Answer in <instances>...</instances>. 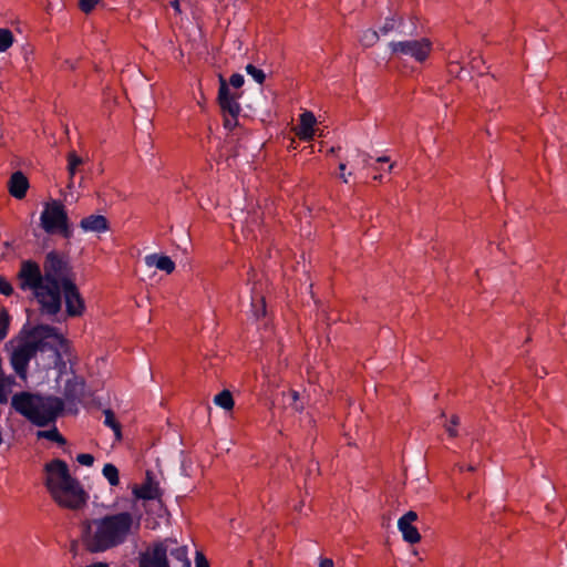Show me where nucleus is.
<instances>
[{"instance_id": "f257e3e1", "label": "nucleus", "mask_w": 567, "mask_h": 567, "mask_svg": "<svg viewBox=\"0 0 567 567\" xmlns=\"http://www.w3.org/2000/svg\"><path fill=\"white\" fill-rule=\"evenodd\" d=\"M140 518L135 519L130 512L85 518L80 523V540L86 551L104 553L125 544L140 530Z\"/></svg>"}, {"instance_id": "f03ea898", "label": "nucleus", "mask_w": 567, "mask_h": 567, "mask_svg": "<svg viewBox=\"0 0 567 567\" xmlns=\"http://www.w3.org/2000/svg\"><path fill=\"white\" fill-rule=\"evenodd\" d=\"M44 486L53 501L63 508L80 511L86 506L89 494L81 483L70 474L65 461L54 458L44 464Z\"/></svg>"}, {"instance_id": "7ed1b4c3", "label": "nucleus", "mask_w": 567, "mask_h": 567, "mask_svg": "<svg viewBox=\"0 0 567 567\" xmlns=\"http://www.w3.org/2000/svg\"><path fill=\"white\" fill-rule=\"evenodd\" d=\"M29 341L20 344L11 355V364L14 371L22 378L27 374L30 360L38 351L54 350L59 355V347L66 344V339L58 332L55 327L38 324L29 332Z\"/></svg>"}, {"instance_id": "20e7f679", "label": "nucleus", "mask_w": 567, "mask_h": 567, "mask_svg": "<svg viewBox=\"0 0 567 567\" xmlns=\"http://www.w3.org/2000/svg\"><path fill=\"white\" fill-rule=\"evenodd\" d=\"M11 405L18 413L40 427L54 423L64 410V401L61 398L30 392L16 393L11 399Z\"/></svg>"}, {"instance_id": "39448f33", "label": "nucleus", "mask_w": 567, "mask_h": 567, "mask_svg": "<svg viewBox=\"0 0 567 567\" xmlns=\"http://www.w3.org/2000/svg\"><path fill=\"white\" fill-rule=\"evenodd\" d=\"M43 276L48 286L44 292L50 301L47 303L49 316H55L61 310V288L74 280L72 268L60 252L52 250L45 255Z\"/></svg>"}, {"instance_id": "423d86ee", "label": "nucleus", "mask_w": 567, "mask_h": 567, "mask_svg": "<svg viewBox=\"0 0 567 567\" xmlns=\"http://www.w3.org/2000/svg\"><path fill=\"white\" fill-rule=\"evenodd\" d=\"M18 287L23 290H30L33 297L40 305V311L43 315H49L47 303L49 297L45 296V289L48 286L44 280L43 272L41 271L40 265L31 259L23 260L20 264V269L17 274Z\"/></svg>"}, {"instance_id": "0eeeda50", "label": "nucleus", "mask_w": 567, "mask_h": 567, "mask_svg": "<svg viewBox=\"0 0 567 567\" xmlns=\"http://www.w3.org/2000/svg\"><path fill=\"white\" fill-rule=\"evenodd\" d=\"M41 227L48 234H60L69 239L73 231L69 226V217L64 205L60 200L47 203L41 214Z\"/></svg>"}, {"instance_id": "6e6552de", "label": "nucleus", "mask_w": 567, "mask_h": 567, "mask_svg": "<svg viewBox=\"0 0 567 567\" xmlns=\"http://www.w3.org/2000/svg\"><path fill=\"white\" fill-rule=\"evenodd\" d=\"M389 47L391 59L403 60L411 58L417 63H424L432 52V42L427 38L391 42Z\"/></svg>"}, {"instance_id": "1a4fd4ad", "label": "nucleus", "mask_w": 567, "mask_h": 567, "mask_svg": "<svg viewBox=\"0 0 567 567\" xmlns=\"http://www.w3.org/2000/svg\"><path fill=\"white\" fill-rule=\"evenodd\" d=\"M169 545H176V540L165 538L147 545L146 548L138 554V567H171L167 557Z\"/></svg>"}, {"instance_id": "9d476101", "label": "nucleus", "mask_w": 567, "mask_h": 567, "mask_svg": "<svg viewBox=\"0 0 567 567\" xmlns=\"http://www.w3.org/2000/svg\"><path fill=\"white\" fill-rule=\"evenodd\" d=\"M219 89L217 95V102L220 107L223 115H229L230 117H238L241 107L238 100L241 97V92H230L226 79L219 74Z\"/></svg>"}, {"instance_id": "9b49d317", "label": "nucleus", "mask_w": 567, "mask_h": 567, "mask_svg": "<svg viewBox=\"0 0 567 567\" xmlns=\"http://www.w3.org/2000/svg\"><path fill=\"white\" fill-rule=\"evenodd\" d=\"M64 293L66 313L70 317H79L84 312L85 306L84 300L80 295V291L73 281H66L65 286L61 288Z\"/></svg>"}, {"instance_id": "f8f14e48", "label": "nucleus", "mask_w": 567, "mask_h": 567, "mask_svg": "<svg viewBox=\"0 0 567 567\" xmlns=\"http://www.w3.org/2000/svg\"><path fill=\"white\" fill-rule=\"evenodd\" d=\"M132 493L136 499L144 501L158 499L162 496L158 482L155 481L152 471H146L144 483L141 485L135 484L132 488Z\"/></svg>"}, {"instance_id": "ddd939ff", "label": "nucleus", "mask_w": 567, "mask_h": 567, "mask_svg": "<svg viewBox=\"0 0 567 567\" xmlns=\"http://www.w3.org/2000/svg\"><path fill=\"white\" fill-rule=\"evenodd\" d=\"M417 519V514L414 511H409L398 522V527L402 533L403 539L410 544H416L421 540V535L413 522Z\"/></svg>"}, {"instance_id": "4468645a", "label": "nucleus", "mask_w": 567, "mask_h": 567, "mask_svg": "<svg viewBox=\"0 0 567 567\" xmlns=\"http://www.w3.org/2000/svg\"><path fill=\"white\" fill-rule=\"evenodd\" d=\"M28 189L29 181L27 176L20 171L14 172L8 181L9 194L17 199H23Z\"/></svg>"}, {"instance_id": "2eb2a0df", "label": "nucleus", "mask_w": 567, "mask_h": 567, "mask_svg": "<svg viewBox=\"0 0 567 567\" xmlns=\"http://www.w3.org/2000/svg\"><path fill=\"white\" fill-rule=\"evenodd\" d=\"M316 117L311 112H305L300 115L299 125L295 128L296 135L302 141H310L315 135L313 126Z\"/></svg>"}, {"instance_id": "dca6fc26", "label": "nucleus", "mask_w": 567, "mask_h": 567, "mask_svg": "<svg viewBox=\"0 0 567 567\" xmlns=\"http://www.w3.org/2000/svg\"><path fill=\"white\" fill-rule=\"evenodd\" d=\"M85 382L83 379L74 377L65 382L64 398L68 402L81 401L84 396Z\"/></svg>"}, {"instance_id": "f3484780", "label": "nucleus", "mask_w": 567, "mask_h": 567, "mask_svg": "<svg viewBox=\"0 0 567 567\" xmlns=\"http://www.w3.org/2000/svg\"><path fill=\"white\" fill-rule=\"evenodd\" d=\"M80 227L84 231L104 233L110 229V223L103 215H90L81 219Z\"/></svg>"}, {"instance_id": "a211bd4d", "label": "nucleus", "mask_w": 567, "mask_h": 567, "mask_svg": "<svg viewBox=\"0 0 567 567\" xmlns=\"http://www.w3.org/2000/svg\"><path fill=\"white\" fill-rule=\"evenodd\" d=\"M148 266H155L157 269L172 274L175 270V262L168 256L150 255L145 258Z\"/></svg>"}, {"instance_id": "6ab92c4d", "label": "nucleus", "mask_w": 567, "mask_h": 567, "mask_svg": "<svg viewBox=\"0 0 567 567\" xmlns=\"http://www.w3.org/2000/svg\"><path fill=\"white\" fill-rule=\"evenodd\" d=\"M169 555L179 563V567H190L188 551L186 546L169 545Z\"/></svg>"}, {"instance_id": "aec40b11", "label": "nucleus", "mask_w": 567, "mask_h": 567, "mask_svg": "<svg viewBox=\"0 0 567 567\" xmlns=\"http://www.w3.org/2000/svg\"><path fill=\"white\" fill-rule=\"evenodd\" d=\"M104 415H105L104 424L106 426H110L114 431L116 440H118V441L122 440V425L116 420L114 412L112 410L107 409L104 411Z\"/></svg>"}, {"instance_id": "412c9836", "label": "nucleus", "mask_w": 567, "mask_h": 567, "mask_svg": "<svg viewBox=\"0 0 567 567\" xmlns=\"http://www.w3.org/2000/svg\"><path fill=\"white\" fill-rule=\"evenodd\" d=\"M214 402L227 411L234 408V399L229 390H223L221 392H219L215 396Z\"/></svg>"}, {"instance_id": "4be33fe9", "label": "nucleus", "mask_w": 567, "mask_h": 567, "mask_svg": "<svg viewBox=\"0 0 567 567\" xmlns=\"http://www.w3.org/2000/svg\"><path fill=\"white\" fill-rule=\"evenodd\" d=\"M37 436L39 439H47L49 441H52V442H55L60 445H64L66 443V440L64 439V436L58 431L56 427H53L51 430H47V431H39L37 433Z\"/></svg>"}, {"instance_id": "5701e85b", "label": "nucleus", "mask_w": 567, "mask_h": 567, "mask_svg": "<svg viewBox=\"0 0 567 567\" xmlns=\"http://www.w3.org/2000/svg\"><path fill=\"white\" fill-rule=\"evenodd\" d=\"M66 159H68V172H69L70 178L72 179L74 177L78 168L83 164V159L74 151L69 152Z\"/></svg>"}, {"instance_id": "b1692460", "label": "nucleus", "mask_w": 567, "mask_h": 567, "mask_svg": "<svg viewBox=\"0 0 567 567\" xmlns=\"http://www.w3.org/2000/svg\"><path fill=\"white\" fill-rule=\"evenodd\" d=\"M102 472L110 485L117 486L120 484L118 470L115 465L107 463L104 465Z\"/></svg>"}, {"instance_id": "393cba45", "label": "nucleus", "mask_w": 567, "mask_h": 567, "mask_svg": "<svg viewBox=\"0 0 567 567\" xmlns=\"http://www.w3.org/2000/svg\"><path fill=\"white\" fill-rule=\"evenodd\" d=\"M379 41V33L375 30L368 29L363 31L360 42L362 45L370 48L373 47Z\"/></svg>"}, {"instance_id": "a878e982", "label": "nucleus", "mask_w": 567, "mask_h": 567, "mask_svg": "<svg viewBox=\"0 0 567 567\" xmlns=\"http://www.w3.org/2000/svg\"><path fill=\"white\" fill-rule=\"evenodd\" d=\"M13 43V34L9 29L0 28V52L7 51Z\"/></svg>"}, {"instance_id": "bb28decb", "label": "nucleus", "mask_w": 567, "mask_h": 567, "mask_svg": "<svg viewBox=\"0 0 567 567\" xmlns=\"http://www.w3.org/2000/svg\"><path fill=\"white\" fill-rule=\"evenodd\" d=\"M9 326H10V316H9L8 311L3 308L0 311V342L7 337Z\"/></svg>"}, {"instance_id": "cd10ccee", "label": "nucleus", "mask_w": 567, "mask_h": 567, "mask_svg": "<svg viewBox=\"0 0 567 567\" xmlns=\"http://www.w3.org/2000/svg\"><path fill=\"white\" fill-rule=\"evenodd\" d=\"M246 72L254 78V80L258 83V84H264L265 80H266V74L264 73L262 70L256 68L254 64H248L246 66Z\"/></svg>"}, {"instance_id": "c85d7f7f", "label": "nucleus", "mask_w": 567, "mask_h": 567, "mask_svg": "<svg viewBox=\"0 0 567 567\" xmlns=\"http://www.w3.org/2000/svg\"><path fill=\"white\" fill-rule=\"evenodd\" d=\"M460 424V417L456 414H453L451 416V420L447 424L444 425L446 432L449 433L450 437H456L458 435V432L456 430V426Z\"/></svg>"}, {"instance_id": "c756f323", "label": "nucleus", "mask_w": 567, "mask_h": 567, "mask_svg": "<svg viewBox=\"0 0 567 567\" xmlns=\"http://www.w3.org/2000/svg\"><path fill=\"white\" fill-rule=\"evenodd\" d=\"M100 2L101 0H79L78 6L83 13L90 14Z\"/></svg>"}, {"instance_id": "7c9ffc66", "label": "nucleus", "mask_w": 567, "mask_h": 567, "mask_svg": "<svg viewBox=\"0 0 567 567\" xmlns=\"http://www.w3.org/2000/svg\"><path fill=\"white\" fill-rule=\"evenodd\" d=\"M463 70L462 64L456 60H450L447 63V72L450 75L457 78Z\"/></svg>"}, {"instance_id": "2f4dec72", "label": "nucleus", "mask_w": 567, "mask_h": 567, "mask_svg": "<svg viewBox=\"0 0 567 567\" xmlns=\"http://www.w3.org/2000/svg\"><path fill=\"white\" fill-rule=\"evenodd\" d=\"M0 293L9 297L13 293L12 285L0 275Z\"/></svg>"}, {"instance_id": "473e14b6", "label": "nucleus", "mask_w": 567, "mask_h": 567, "mask_svg": "<svg viewBox=\"0 0 567 567\" xmlns=\"http://www.w3.org/2000/svg\"><path fill=\"white\" fill-rule=\"evenodd\" d=\"M244 76L239 73H234L229 78L228 86L231 85L234 89H240L244 85Z\"/></svg>"}, {"instance_id": "72a5a7b5", "label": "nucleus", "mask_w": 567, "mask_h": 567, "mask_svg": "<svg viewBox=\"0 0 567 567\" xmlns=\"http://www.w3.org/2000/svg\"><path fill=\"white\" fill-rule=\"evenodd\" d=\"M76 461L84 466H92L94 463V456L92 454L82 453L76 456Z\"/></svg>"}, {"instance_id": "f704fd0d", "label": "nucleus", "mask_w": 567, "mask_h": 567, "mask_svg": "<svg viewBox=\"0 0 567 567\" xmlns=\"http://www.w3.org/2000/svg\"><path fill=\"white\" fill-rule=\"evenodd\" d=\"M395 20L393 18L386 19L384 24L381 27V32L383 34H388L389 32L393 31L395 29Z\"/></svg>"}, {"instance_id": "c9c22d12", "label": "nucleus", "mask_w": 567, "mask_h": 567, "mask_svg": "<svg viewBox=\"0 0 567 567\" xmlns=\"http://www.w3.org/2000/svg\"><path fill=\"white\" fill-rule=\"evenodd\" d=\"M224 116V126L225 128L231 131L238 125V117H230L229 115Z\"/></svg>"}, {"instance_id": "e433bc0d", "label": "nucleus", "mask_w": 567, "mask_h": 567, "mask_svg": "<svg viewBox=\"0 0 567 567\" xmlns=\"http://www.w3.org/2000/svg\"><path fill=\"white\" fill-rule=\"evenodd\" d=\"M196 567H209V563L206 559L205 555L200 551L196 553L195 557Z\"/></svg>"}, {"instance_id": "4c0bfd02", "label": "nucleus", "mask_w": 567, "mask_h": 567, "mask_svg": "<svg viewBox=\"0 0 567 567\" xmlns=\"http://www.w3.org/2000/svg\"><path fill=\"white\" fill-rule=\"evenodd\" d=\"M6 385L7 384H6L4 379L2 378V375H0V403H2V404L8 402Z\"/></svg>"}, {"instance_id": "58836bf2", "label": "nucleus", "mask_w": 567, "mask_h": 567, "mask_svg": "<svg viewBox=\"0 0 567 567\" xmlns=\"http://www.w3.org/2000/svg\"><path fill=\"white\" fill-rule=\"evenodd\" d=\"M320 567H334L332 559L323 558L320 561Z\"/></svg>"}, {"instance_id": "ea45409f", "label": "nucleus", "mask_w": 567, "mask_h": 567, "mask_svg": "<svg viewBox=\"0 0 567 567\" xmlns=\"http://www.w3.org/2000/svg\"><path fill=\"white\" fill-rule=\"evenodd\" d=\"M339 169H340V172H341V174H340V178H342V181H343L344 183H348V179H347V177H346V175H344V173H343V172H344V169H346V164H344V163H340V164H339Z\"/></svg>"}, {"instance_id": "a19ab883", "label": "nucleus", "mask_w": 567, "mask_h": 567, "mask_svg": "<svg viewBox=\"0 0 567 567\" xmlns=\"http://www.w3.org/2000/svg\"><path fill=\"white\" fill-rule=\"evenodd\" d=\"M171 6L174 8V10L177 12V13H181L182 10H181V4H179V0H173L171 2Z\"/></svg>"}, {"instance_id": "79ce46f5", "label": "nucleus", "mask_w": 567, "mask_h": 567, "mask_svg": "<svg viewBox=\"0 0 567 567\" xmlns=\"http://www.w3.org/2000/svg\"><path fill=\"white\" fill-rule=\"evenodd\" d=\"M389 161H390V158L388 156H382L377 159V162H379V163H388Z\"/></svg>"}, {"instance_id": "37998d69", "label": "nucleus", "mask_w": 567, "mask_h": 567, "mask_svg": "<svg viewBox=\"0 0 567 567\" xmlns=\"http://www.w3.org/2000/svg\"><path fill=\"white\" fill-rule=\"evenodd\" d=\"M373 179L378 181V182H382L383 181V176L381 174H378V175L373 176Z\"/></svg>"}, {"instance_id": "c03bdc74", "label": "nucleus", "mask_w": 567, "mask_h": 567, "mask_svg": "<svg viewBox=\"0 0 567 567\" xmlns=\"http://www.w3.org/2000/svg\"><path fill=\"white\" fill-rule=\"evenodd\" d=\"M467 471H470V472H474V471H476V467H475V466H473V465H468V466H467Z\"/></svg>"}, {"instance_id": "a18cd8bd", "label": "nucleus", "mask_w": 567, "mask_h": 567, "mask_svg": "<svg viewBox=\"0 0 567 567\" xmlns=\"http://www.w3.org/2000/svg\"><path fill=\"white\" fill-rule=\"evenodd\" d=\"M261 301H262V315H265V312H266V309H265V303H264V299H261Z\"/></svg>"}, {"instance_id": "49530a36", "label": "nucleus", "mask_w": 567, "mask_h": 567, "mask_svg": "<svg viewBox=\"0 0 567 567\" xmlns=\"http://www.w3.org/2000/svg\"><path fill=\"white\" fill-rule=\"evenodd\" d=\"M458 470L462 472L464 470L463 465H458Z\"/></svg>"}, {"instance_id": "de8ad7c7", "label": "nucleus", "mask_w": 567, "mask_h": 567, "mask_svg": "<svg viewBox=\"0 0 567 567\" xmlns=\"http://www.w3.org/2000/svg\"><path fill=\"white\" fill-rule=\"evenodd\" d=\"M394 164H390L389 166V171H391L393 168Z\"/></svg>"}]
</instances>
